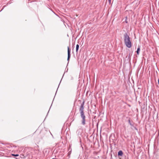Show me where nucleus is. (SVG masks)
I'll return each mask as SVG.
<instances>
[{"mask_svg":"<svg viewBox=\"0 0 159 159\" xmlns=\"http://www.w3.org/2000/svg\"><path fill=\"white\" fill-rule=\"evenodd\" d=\"M158 84L159 85V79H158Z\"/></svg>","mask_w":159,"mask_h":159,"instance_id":"11","label":"nucleus"},{"mask_svg":"<svg viewBox=\"0 0 159 159\" xmlns=\"http://www.w3.org/2000/svg\"><path fill=\"white\" fill-rule=\"evenodd\" d=\"M125 22H126V23H127V21H125Z\"/></svg>","mask_w":159,"mask_h":159,"instance_id":"12","label":"nucleus"},{"mask_svg":"<svg viewBox=\"0 0 159 159\" xmlns=\"http://www.w3.org/2000/svg\"><path fill=\"white\" fill-rule=\"evenodd\" d=\"M11 155L12 156H15V157H17V156H19V155L17 154H12Z\"/></svg>","mask_w":159,"mask_h":159,"instance_id":"8","label":"nucleus"},{"mask_svg":"<svg viewBox=\"0 0 159 159\" xmlns=\"http://www.w3.org/2000/svg\"><path fill=\"white\" fill-rule=\"evenodd\" d=\"M108 1L109 2V3H111V0H108Z\"/></svg>","mask_w":159,"mask_h":159,"instance_id":"10","label":"nucleus"},{"mask_svg":"<svg viewBox=\"0 0 159 159\" xmlns=\"http://www.w3.org/2000/svg\"><path fill=\"white\" fill-rule=\"evenodd\" d=\"M84 101L81 104L80 106L79 111L80 114V116L82 119V124L83 125L85 124V116L84 112Z\"/></svg>","mask_w":159,"mask_h":159,"instance_id":"1","label":"nucleus"},{"mask_svg":"<svg viewBox=\"0 0 159 159\" xmlns=\"http://www.w3.org/2000/svg\"><path fill=\"white\" fill-rule=\"evenodd\" d=\"M123 38L125 46L128 48H130L132 46V43L130 37L127 33L124 34Z\"/></svg>","mask_w":159,"mask_h":159,"instance_id":"2","label":"nucleus"},{"mask_svg":"<svg viewBox=\"0 0 159 159\" xmlns=\"http://www.w3.org/2000/svg\"><path fill=\"white\" fill-rule=\"evenodd\" d=\"M123 152L121 150L119 151L118 153V156H121L123 155Z\"/></svg>","mask_w":159,"mask_h":159,"instance_id":"5","label":"nucleus"},{"mask_svg":"<svg viewBox=\"0 0 159 159\" xmlns=\"http://www.w3.org/2000/svg\"><path fill=\"white\" fill-rule=\"evenodd\" d=\"M79 44H77L76 45V51L77 52H78L79 48Z\"/></svg>","mask_w":159,"mask_h":159,"instance_id":"6","label":"nucleus"},{"mask_svg":"<svg viewBox=\"0 0 159 159\" xmlns=\"http://www.w3.org/2000/svg\"><path fill=\"white\" fill-rule=\"evenodd\" d=\"M128 122L131 125V126H133V125L131 124L130 122V119L128 120Z\"/></svg>","mask_w":159,"mask_h":159,"instance_id":"7","label":"nucleus"},{"mask_svg":"<svg viewBox=\"0 0 159 159\" xmlns=\"http://www.w3.org/2000/svg\"><path fill=\"white\" fill-rule=\"evenodd\" d=\"M131 55L130 54H129V56H128V57L129 58L130 57H131Z\"/></svg>","mask_w":159,"mask_h":159,"instance_id":"9","label":"nucleus"},{"mask_svg":"<svg viewBox=\"0 0 159 159\" xmlns=\"http://www.w3.org/2000/svg\"><path fill=\"white\" fill-rule=\"evenodd\" d=\"M67 53H68V57H67V61H68V63H67V65H68L70 59V49L69 48V47H68L67 48Z\"/></svg>","mask_w":159,"mask_h":159,"instance_id":"3","label":"nucleus"},{"mask_svg":"<svg viewBox=\"0 0 159 159\" xmlns=\"http://www.w3.org/2000/svg\"><path fill=\"white\" fill-rule=\"evenodd\" d=\"M140 50V46L139 45L138 46V48L137 49V50L136 51V52L137 54L138 55L139 54V52Z\"/></svg>","mask_w":159,"mask_h":159,"instance_id":"4","label":"nucleus"}]
</instances>
